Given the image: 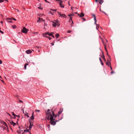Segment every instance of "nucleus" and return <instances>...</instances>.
<instances>
[{
    "label": "nucleus",
    "mask_w": 134,
    "mask_h": 134,
    "mask_svg": "<svg viewBox=\"0 0 134 134\" xmlns=\"http://www.w3.org/2000/svg\"><path fill=\"white\" fill-rule=\"evenodd\" d=\"M46 118L48 120H50V122L52 125H55L56 122L60 120L61 119L57 120L55 119V118L57 116V114L55 115L53 111L50 110L49 109L47 110L46 114Z\"/></svg>",
    "instance_id": "obj_1"
},
{
    "label": "nucleus",
    "mask_w": 134,
    "mask_h": 134,
    "mask_svg": "<svg viewBox=\"0 0 134 134\" xmlns=\"http://www.w3.org/2000/svg\"><path fill=\"white\" fill-rule=\"evenodd\" d=\"M99 37L101 39V40H102V42L104 45V48L105 49V50L107 52V53H108V51L107 50V48H106V46L108 45V41L106 39H105V41L103 39L101 38L100 36H99Z\"/></svg>",
    "instance_id": "obj_2"
},
{
    "label": "nucleus",
    "mask_w": 134,
    "mask_h": 134,
    "mask_svg": "<svg viewBox=\"0 0 134 134\" xmlns=\"http://www.w3.org/2000/svg\"><path fill=\"white\" fill-rule=\"evenodd\" d=\"M51 21L53 23L52 26L53 27H58L60 25L59 21L57 20H54L53 21Z\"/></svg>",
    "instance_id": "obj_3"
},
{
    "label": "nucleus",
    "mask_w": 134,
    "mask_h": 134,
    "mask_svg": "<svg viewBox=\"0 0 134 134\" xmlns=\"http://www.w3.org/2000/svg\"><path fill=\"white\" fill-rule=\"evenodd\" d=\"M107 55L109 58L110 59V60L109 59H108L107 60V62H106V64L108 66H110V65L111 64V63L109 62V61L111 60V58L110 56L108 55L107 53Z\"/></svg>",
    "instance_id": "obj_4"
},
{
    "label": "nucleus",
    "mask_w": 134,
    "mask_h": 134,
    "mask_svg": "<svg viewBox=\"0 0 134 134\" xmlns=\"http://www.w3.org/2000/svg\"><path fill=\"white\" fill-rule=\"evenodd\" d=\"M54 34V32H52L49 33V32H45L44 34L45 35H48L49 36H51L53 38H54V37L53 35Z\"/></svg>",
    "instance_id": "obj_5"
},
{
    "label": "nucleus",
    "mask_w": 134,
    "mask_h": 134,
    "mask_svg": "<svg viewBox=\"0 0 134 134\" xmlns=\"http://www.w3.org/2000/svg\"><path fill=\"white\" fill-rule=\"evenodd\" d=\"M29 30L26 29L25 27H24L23 28V29L21 30V32L23 33L26 34L27 33Z\"/></svg>",
    "instance_id": "obj_6"
},
{
    "label": "nucleus",
    "mask_w": 134,
    "mask_h": 134,
    "mask_svg": "<svg viewBox=\"0 0 134 134\" xmlns=\"http://www.w3.org/2000/svg\"><path fill=\"white\" fill-rule=\"evenodd\" d=\"M95 2L98 3L99 2L100 4H102L104 2V0H95Z\"/></svg>",
    "instance_id": "obj_7"
},
{
    "label": "nucleus",
    "mask_w": 134,
    "mask_h": 134,
    "mask_svg": "<svg viewBox=\"0 0 134 134\" xmlns=\"http://www.w3.org/2000/svg\"><path fill=\"white\" fill-rule=\"evenodd\" d=\"M32 51H34L33 50L28 49L26 51V52L27 54H30L32 52Z\"/></svg>",
    "instance_id": "obj_8"
},
{
    "label": "nucleus",
    "mask_w": 134,
    "mask_h": 134,
    "mask_svg": "<svg viewBox=\"0 0 134 134\" xmlns=\"http://www.w3.org/2000/svg\"><path fill=\"white\" fill-rule=\"evenodd\" d=\"M68 16L70 17V20H69V22H70V21H72V24H73V22L72 20V19L71 17V16H73V14H71L70 15H69Z\"/></svg>",
    "instance_id": "obj_9"
},
{
    "label": "nucleus",
    "mask_w": 134,
    "mask_h": 134,
    "mask_svg": "<svg viewBox=\"0 0 134 134\" xmlns=\"http://www.w3.org/2000/svg\"><path fill=\"white\" fill-rule=\"evenodd\" d=\"M92 15L93 17L94 20V24H96V23L97 22V20L96 18V16L94 14H92Z\"/></svg>",
    "instance_id": "obj_10"
},
{
    "label": "nucleus",
    "mask_w": 134,
    "mask_h": 134,
    "mask_svg": "<svg viewBox=\"0 0 134 134\" xmlns=\"http://www.w3.org/2000/svg\"><path fill=\"white\" fill-rule=\"evenodd\" d=\"M63 108H61L60 109V110L58 112V116L62 112H63Z\"/></svg>",
    "instance_id": "obj_11"
},
{
    "label": "nucleus",
    "mask_w": 134,
    "mask_h": 134,
    "mask_svg": "<svg viewBox=\"0 0 134 134\" xmlns=\"http://www.w3.org/2000/svg\"><path fill=\"white\" fill-rule=\"evenodd\" d=\"M46 35H45L44 34L43 35V36L44 37H46L48 38L49 40H51V37H49V36H47Z\"/></svg>",
    "instance_id": "obj_12"
},
{
    "label": "nucleus",
    "mask_w": 134,
    "mask_h": 134,
    "mask_svg": "<svg viewBox=\"0 0 134 134\" xmlns=\"http://www.w3.org/2000/svg\"><path fill=\"white\" fill-rule=\"evenodd\" d=\"M29 122L30 124L29 126V129L31 130L32 127V126H33V125L31 124V122L30 121H29Z\"/></svg>",
    "instance_id": "obj_13"
},
{
    "label": "nucleus",
    "mask_w": 134,
    "mask_h": 134,
    "mask_svg": "<svg viewBox=\"0 0 134 134\" xmlns=\"http://www.w3.org/2000/svg\"><path fill=\"white\" fill-rule=\"evenodd\" d=\"M58 13L60 14V15L61 17H64L65 18H66L65 15V14H60L59 12H58Z\"/></svg>",
    "instance_id": "obj_14"
},
{
    "label": "nucleus",
    "mask_w": 134,
    "mask_h": 134,
    "mask_svg": "<svg viewBox=\"0 0 134 134\" xmlns=\"http://www.w3.org/2000/svg\"><path fill=\"white\" fill-rule=\"evenodd\" d=\"M78 15L80 17H81L84 16V14L82 13H81L80 15L79 14H78Z\"/></svg>",
    "instance_id": "obj_15"
},
{
    "label": "nucleus",
    "mask_w": 134,
    "mask_h": 134,
    "mask_svg": "<svg viewBox=\"0 0 134 134\" xmlns=\"http://www.w3.org/2000/svg\"><path fill=\"white\" fill-rule=\"evenodd\" d=\"M10 124L13 125L14 126H15L16 125V123L14 122L13 121H11L10 122Z\"/></svg>",
    "instance_id": "obj_16"
},
{
    "label": "nucleus",
    "mask_w": 134,
    "mask_h": 134,
    "mask_svg": "<svg viewBox=\"0 0 134 134\" xmlns=\"http://www.w3.org/2000/svg\"><path fill=\"white\" fill-rule=\"evenodd\" d=\"M59 5L61 7L63 8L64 7V6L63 4H62V2L59 3Z\"/></svg>",
    "instance_id": "obj_17"
},
{
    "label": "nucleus",
    "mask_w": 134,
    "mask_h": 134,
    "mask_svg": "<svg viewBox=\"0 0 134 134\" xmlns=\"http://www.w3.org/2000/svg\"><path fill=\"white\" fill-rule=\"evenodd\" d=\"M101 57L103 59L104 61H106V60L105 58V56L103 54L102 55Z\"/></svg>",
    "instance_id": "obj_18"
},
{
    "label": "nucleus",
    "mask_w": 134,
    "mask_h": 134,
    "mask_svg": "<svg viewBox=\"0 0 134 134\" xmlns=\"http://www.w3.org/2000/svg\"><path fill=\"white\" fill-rule=\"evenodd\" d=\"M29 64L28 63H26L24 66V69L26 70V66L28 65H29Z\"/></svg>",
    "instance_id": "obj_19"
},
{
    "label": "nucleus",
    "mask_w": 134,
    "mask_h": 134,
    "mask_svg": "<svg viewBox=\"0 0 134 134\" xmlns=\"http://www.w3.org/2000/svg\"><path fill=\"white\" fill-rule=\"evenodd\" d=\"M4 126H7V125L6 123L4 121H3L2 122H1Z\"/></svg>",
    "instance_id": "obj_20"
},
{
    "label": "nucleus",
    "mask_w": 134,
    "mask_h": 134,
    "mask_svg": "<svg viewBox=\"0 0 134 134\" xmlns=\"http://www.w3.org/2000/svg\"><path fill=\"white\" fill-rule=\"evenodd\" d=\"M34 114V113H33L32 115V116L31 117V120H33L34 119V117L33 116V114Z\"/></svg>",
    "instance_id": "obj_21"
},
{
    "label": "nucleus",
    "mask_w": 134,
    "mask_h": 134,
    "mask_svg": "<svg viewBox=\"0 0 134 134\" xmlns=\"http://www.w3.org/2000/svg\"><path fill=\"white\" fill-rule=\"evenodd\" d=\"M59 36V35L58 34H56L55 35V36L57 38H58Z\"/></svg>",
    "instance_id": "obj_22"
},
{
    "label": "nucleus",
    "mask_w": 134,
    "mask_h": 134,
    "mask_svg": "<svg viewBox=\"0 0 134 134\" xmlns=\"http://www.w3.org/2000/svg\"><path fill=\"white\" fill-rule=\"evenodd\" d=\"M96 24V29L97 30H98V28L99 27V25H98L97 24Z\"/></svg>",
    "instance_id": "obj_23"
},
{
    "label": "nucleus",
    "mask_w": 134,
    "mask_h": 134,
    "mask_svg": "<svg viewBox=\"0 0 134 134\" xmlns=\"http://www.w3.org/2000/svg\"><path fill=\"white\" fill-rule=\"evenodd\" d=\"M12 115L13 116H14L15 118V117L16 116H17V115H15L13 112H12Z\"/></svg>",
    "instance_id": "obj_24"
},
{
    "label": "nucleus",
    "mask_w": 134,
    "mask_h": 134,
    "mask_svg": "<svg viewBox=\"0 0 134 134\" xmlns=\"http://www.w3.org/2000/svg\"><path fill=\"white\" fill-rule=\"evenodd\" d=\"M100 12H101L104 13L105 14L107 15L106 14L105 12H104L103 11H101L100 8Z\"/></svg>",
    "instance_id": "obj_25"
},
{
    "label": "nucleus",
    "mask_w": 134,
    "mask_h": 134,
    "mask_svg": "<svg viewBox=\"0 0 134 134\" xmlns=\"http://www.w3.org/2000/svg\"><path fill=\"white\" fill-rule=\"evenodd\" d=\"M12 26V28L14 29L16 27V26L15 25H13V26Z\"/></svg>",
    "instance_id": "obj_26"
},
{
    "label": "nucleus",
    "mask_w": 134,
    "mask_h": 134,
    "mask_svg": "<svg viewBox=\"0 0 134 134\" xmlns=\"http://www.w3.org/2000/svg\"><path fill=\"white\" fill-rule=\"evenodd\" d=\"M25 116H27L28 117H29V116L28 115V113L26 112H25Z\"/></svg>",
    "instance_id": "obj_27"
},
{
    "label": "nucleus",
    "mask_w": 134,
    "mask_h": 134,
    "mask_svg": "<svg viewBox=\"0 0 134 134\" xmlns=\"http://www.w3.org/2000/svg\"><path fill=\"white\" fill-rule=\"evenodd\" d=\"M41 21V20L40 19V18H39L38 20H37V23H38V22H40Z\"/></svg>",
    "instance_id": "obj_28"
},
{
    "label": "nucleus",
    "mask_w": 134,
    "mask_h": 134,
    "mask_svg": "<svg viewBox=\"0 0 134 134\" xmlns=\"http://www.w3.org/2000/svg\"><path fill=\"white\" fill-rule=\"evenodd\" d=\"M29 129H28V130H24V131L25 132V131H26V132H29L30 133H31V132H29Z\"/></svg>",
    "instance_id": "obj_29"
},
{
    "label": "nucleus",
    "mask_w": 134,
    "mask_h": 134,
    "mask_svg": "<svg viewBox=\"0 0 134 134\" xmlns=\"http://www.w3.org/2000/svg\"><path fill=\"white\" fill-rule=\"evenodd\" d=\"M40 19L41 20V21H44L45 20H44L42 19V18H40Z\"/></svg>",
    "instance_id": "obj_30"
},
{
    "label": "nucleus",
    "mask_w": 134,
    "mask_h": 134,
    "mask_svg": "<svg viewBox=\"0 0 134 134\" xmlns=\"http://www.w3.org/2000/svg\"><path fill=\"white\" fill-rule=\"evenodd\" d=\"M110 66L111 70H112V67H111V64H110V66Z\"/></svg>",
    "instance_id": "obj_31"
},
{
    "label": "nucleus",
    "mask_w": 134,
    "mask_h": 134,
    "mask_svg": "<svg viewBox=\"0 0 134 134\" xmlns=\"http://www.w3.org/2000/svg\"><path fill=\"white\" fill-rule=\"evenodd\" d=\"M19 102L20 103H23V101L20 100H19Z\"/></svg>",
    "instance_id": "obj_32"
},
{
    "label": "nucleus",
    "mask_w": 134,
    "mask_h": 134,
    "mask_svg": "<svg viewBox=\"0 0 134 134\" xmlns=\"http://www.w3.org/2000/svg\"><path fill=\"white\" fill-rule=\"evenodd\" d=\"M54 42H52V43H51V44L52 46H53L54 45Z\"/></svg>",
    "instance_id": "obj_33"
},
{
    "label": "nucleus",
    "mask_w": 134,
    "mask_h": 134,
    "mask_svg": "<svg viewBox=\"0 0 134 134\" xmlns=\"http://www.w3.org/2000/svg\"><path fill=\"white\" fill-rule=\"evenodd\" d=\"M101 62V64L102 65H104V63L103 62H102H102Z\"/></svg>",
    "instance_id": "obj_34"
},
{
    "label": "nucleus",
    "mask_w": 134,
    "mask_h": 134,
    "mask_svg": "<svg viewBox=\"0 0 134 134\" xmlns=\"http://www.w3.org/2000/svg\"><path fill=\"white\" fill-rule=\"evenodd\" d=\"M35 111L38 112H40V110H35Z\"/></svg>",
    "instance_id": "obj_35"
},
{
    "label": "nucleus",
    "mask_w": 134,
    "mask_h": 134,
    "mask_svg": "<svg viewBox=\"0 0 134 134\" xmlns=\"http://www.w3.org/2000/svg\"><path fill=\"white\" fill-rule=\"evenodd\" d=\"M71 32V31L69 30L68 31V33H70Z\"/></svg>",
    "instance_id": "obj_36"
},
{
    "label": "nucleus",
    "mask_w": 134,
    "mask_h": 134,
    "mask_svg": "<svg viewBox=\"0 0 134 134\" xmlns=\"http://www.w3.org/2000/svg\"><path fill=\"white\" fill-rule=\"evenodd\" d=\"M114 73V72L113 71H112L111 72V74H113Z\"/></svg>",
    "instance_id": "obj_37"
},
{
    "label": "nucleus",
    "mask_w": 134,
    "mask_h": 134,
    "mask_svg": "<svg viewBox=\"0 0 134 134\" xmlns=\"http://www.w3.org/2000/svg\"><path fill=\"white\" fill-rule=\"evenodd\" d=\"M82 19L83 20V21H85V19L84 18H82Z\"/></svg>",
    "instance_id": "obj_38"
},
{
    "label": "nucleus",
    "mask_w": 134,
    "mask_h": 134,
    "mask_svg": "<svg viewBox=\"0 0 134 134\" xmlns=\"http://www.w3.org/2000/svg\"><path fill=\"white\" fill-rule=\"evenodd\" d=\"M99 59L100 60V62H102V60L101 59V58L100 57L99 58Z\"/></svg>",
    "instance_id": "obj_39"
},
{
    "label": "nucleus",
    "mask_w": 134,
    "mask_h": 134,
    "mask_svg": "<svg viewBox=\"0 0 134 134\" xmlns=\"http://www.w3.org/2000/svg\"><path fill=\"white\" fill-rule=\"evenodd\" d=\"M38 8L39 9H43V8H42L41 7H38Z\"/></svg>",
    "instance_id": "obj_40"
},
{
    "label": "nucleus",
    "mask_w": 134,
    "mask_h": 134,
    "mask_svg": "<svg viewBox=\"0 0 134 134\" xmlns=\"http://www.w3.org/2000/svg\"><path fill=\"white\" fill-rule=\"evenodd\" d=\"M2 61L1 60H0V64H2Z\"/></svg>",
    "instance_id": "obj_41"
},
{
    "label": "nucleus",
    "mask_w": 134,
    "mask_h": 134,
    "mask_svg": "<svg viewBox=\"0 0 134 134\" xmlns=\"http://www.w3.org/2000/svg\"><path fill=\"white\" fill-rule=\"evenodd\" d=\"M3 2V0H0V3H1Z\"/></svg>",
    "instance_id": "obj_42"
},
{
    "label": "nucleus",
    "mask_w": 134,
    "mask_h": 134,
    "mask_svg": "<svg viewBox=\"0 0 134 134\" xmlns=\"http://www.w3.org/2000/svg\"><path fill=\"white\" fill-rule=\"evenodd\" d=\"M51 10H54V11H56V9H53V10H52V9H51Z\"/></svg>",
    "instance_id": "obj_43"
},
{
    "label": "nucleus",
    "mask_w": 134,
    "mask_h": 134,
    "mask_svg": "<svg viewBox=\"0 0 134 134\" xmlns=\"http://www.w3.org/2000/svg\"><path fill=\"white\" fill-rule=\"evenodd\" d=\"M44 24L45 26H47V24H45V23H44Z\"/></svg>",
    "instance_id": "obj_44"
},
{
    "label": "nucleus",
    "mask_w": 134,
    "mask_h": 134,
    "mask_svg": "<svg viewBox=\"0 0 134 134\" xmlns=\"http://www.w3.org/2000/svg\"><path fill=\"white\" fill-rule=\"evenodd\" d=\"M8 19L10 20H12V19L10 18H8Z\"/></svg>",
    "instance_id": "obj_45"
},
{
    "label": "nucleus",
    "mask_w": 134,
    "mask_h": 134,
    "mask_svg": "<svg viewBox=\"0 0 134 134\" xmlns=\"http://www.w3.org/2000/svg\"><path fill=\"white\" fill-rule=\"evenodd\" d=\"M46 2H48V3H49L48 2H47V0H44Z\"/></svg>",
    "instance_id": "obj_46"
},
{
    "label": "nucleus",
    "mask_w": 134,
    "mask_h": 134,
    "mask_svg": "<svg viewBox=\"0 0 134 134\" xmlns=\"http://www.w3.org/2000/svg\"><path fill=\"white\" fill-rule=\"evenodd\" d=\"M1 23L2 24L3 23V21H1Z\"/></svg>",
    "instance_id": "obj_47"
},
{
    "label": "nucleus",
    "mask_w": 134,
    "mask_h": 134,
    "mask_svg": "<svg viewBox=\"0 0 134 134\" xmlns=\"http://www.w3.org/2000/svg\"><path fill=\"white\" fill-rule=\"evenodd\" d=\"M1 80L3 83H4V81L3 80Z\"/></svg>",
    "instance_id": "obj_48"
},
{
    "label": "nucleus",
    "mask_w": 134,
    "mask_h": 134,
    "mask_svg": "<svg viewBox=\"0 0 134 134\" xmlns=\"http://www.w3.org/2000/svg\"><path fill=\"white\" fill-rule=\"evenodd\" d=\"M13 19L14 20H15H15H16V19H14V18H13Z\"/></svg>",
    "instance_id": "obj_49"
},
{
    "label": "nucleus",
    "mask_w": 134,
    "mask_h": 134,
    "mask_svg": "<svg viewBox=\"0 0 134 134\" xmlns=\"http://www.w3.org/2000/svg\"><path fill=\"white\" fill-rule=\"evenodd\" d=\"M71 9L72 10H73V8L72 7H71Z\"/></svg>",
    "instance_id": "obj_50"
},
{
    "label": "nucleus",
    "mask_w": 134,
    "mask_h": 134,
    "mask_svg": "<svg viewBox=\"0 0 134 134\" xmlns=\"http://www.w3.org/2000/svg\"><path fill=\"white\" fill-rule=\"evenodd\" d=\"M17 116V117H19V116L17 115V116Z\"/></svg>",
    "instance_id": "obj_51"
},
{
    "label": "nucleus",
    "mask_w": 134,
    "mask_h": 134,
    "mask_svg": "<svg viewBox=\"0 0 134 134\" xmlns=\"http://www.w3.org/2000/svg\"><path fill=\"white\" fill-rule=\"evenodd\" d=\"M9 22H10V23H12V21H10Z\"/></svg>",
    "instance_id": "obj_52"
},
{
    "label": "nucleus",
    "mask_w": 134,
    "mask_h": 134,
    "mask_svg": "<svg viewBox=\"0 0 134 134\" xmlns=\"http://www.w3.org/2000/svg\"><path fill=\"white\" fill-rule=\"evenodd\" d=\"M23 112L24 113V110L23 111Z\"/></svg>",
    "instance_id": "obj_53"
},
{
    "label": "nucleus",
    "mask_w": 134,
    "mask_h": 134,
    "mask_svg": "<svg viewBox=\"0 0 134 134\" xmlns=\"http://www.w3.org/2000/svg\"><path fill=\"white\" fill-rule=\"evenodd\" d=\"M0 78H1V76H0Z\"/></svg>",
    "instance_id": "obj_54"
},
{
    "label": "nucleus",
    "mask_w": 134,
    "mask_h": 134,
    "mask_svg": "<svg viewBox=\"0 0 134 134\" xmlns=\"http://www.w3.org/2000/svg\"><path fill=\"white\" fill-rule=\"evenodd\" d=\"M75 13H76V14H77V12H76Z\"/></svg>",
    "instance_id": "obj_55"
}]
</instances>
